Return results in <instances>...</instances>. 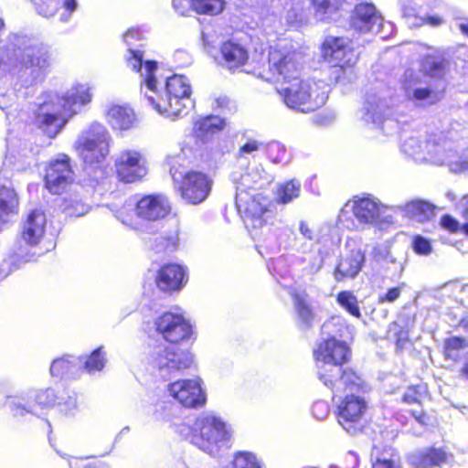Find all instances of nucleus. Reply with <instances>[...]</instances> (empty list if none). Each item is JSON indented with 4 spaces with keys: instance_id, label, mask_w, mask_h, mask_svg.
Wrapping results in <instances>:
<instances>
[{
    "instance_id": "1",
    "label": "nucleus",
    "mask_w": 468,
    "mask_h": 468,
    "mask_svg": "<svg viewBox=\"0 0 468 468\" xmlns=\"http://www.w3.org/2000/svg\"><path fill=\"white\" fill-rule=\"evenodd\" d=\"M127 67L139 73L141 93L160 115L174 120L186 115L194 107L186 77L175 74L164 80L157 74L156 61L143 60L142 55L133 51L127 58Z\"/></svg>"
},
{
    "instance_id": "2",
    "label": "nucleus",
    "mask_w": 468,
    "mask_h": 468,
    "mask_svg": "<svg viewBox=\"0 0 468 468\" xmlns=\"http://www.w3.org/2000/svg\"><path fill=\"white\" fill-rule=\"evenodd\" d=\"M460 124H452L442 137L423 141L420 136H410L403 141L401 149L419 163L447 165L452 172L468 171V159L460 151L468 147V129H460Z\"/></svg>"
},
{
    "instance_id": "3",
    "label": "nucleus",
    "mask_w": 468,
    "mask_h": 468,
    "mask_svg": "<svg viewBox=\"0 0 468 468\" xmlns=\"http://www.w3.org/2000/svg\"><path fill=\"white\" fill-rule=\"evenodd\" d=\"M50 65L48 47L27 37L11 34L0 48V67L6 70L19 69V80L26 87L41 81Z\"/></svg>"
},
{
    "instance_id": "4",
    "label": "nucleus",
    "mask_w": 468,
    "mask_h": 468,
    "mask_svg": "<svg viewBox=\"0 0 468 468\" xmlns=\"http://www.w3.org/2000/svg\"><path fill=\"white\" fill-rule=\"evenodd\" d=\"M91 101L85 84L73 85L61 94L46 91L38 98L36 120L40 129L50 138L57 136L70 117Z\"/></svg>"
},
{
    "instance_id": "5",
    "label": "nucleus",
    "mask_w": 468,
    "mask_h": 468,
    "mask_svg": "<svg viewBox=\"0 0 468 468\" xmlns=\"http://www.w3.org/2000/svg\"><path fill=\"white\" fill-rule=\"evenodd\" d=\"M317 376L331 390L339 392L343 387L351 390L361 386V378L350 369L342 370V365L351 357V349L345 340L326 337L314 350Z\"/></svg>"
},
{
    "instance_id": "6",
    "label": "nucleus",
    "mask_w": 468,
    "mask_h": 468,
    "mask_svg": "<svg viewBox=\"0 0 468 468\" xmlns=\"http://www.w3.org/2000/svg\"><path fill=\"white\" fill-rule=\"evenodd\" d=\"M420 69L423 76L413 69L405 71L402 82L405 97L419 106L433 105L444 96L448 62L441 55H428L422 59Z\"/></svg>"
},
{
    "instance_id": "7",
    "label": "nucleus",
    "mask_w": 468,
    "mask_h": 468,
    "mask_svg": "<svg viewBox=\"0 0 468 468\" xmlns=\"http://www.w3.org/2000/svg\"><path fill=\"white\" fill-rule=\"evenodd\" d=\"M303 54L291 41L281 39L269 48L268 57L255 66L254 74L282 86L301 76Z\"/></svg>"
},
{
    "instance_id": "8",
    "label": "nucleus",
    "mask_w": 468,
    "mask_h": 468,
    "mask_svg": "<svg viewBox=\"0 0 468 468\" xmlns=\"http://www.w3.org/2000/svg\"><path fill=\"white\" fill-rule=\"evenodd\" d=\"M233 429L224 418L214 412H204L195 420L191 441L204 452L216 456L230 447Z\"/></svg>"
},
{
    "instance_id": "9",
    "label": "nucleus",
    "mask_w": 468,
    "mask_h": 468,
    "mask_svg": "<svg viewBox=\"0 0 468 468\" xmlns=\"http://www.w3.org/2000/svg\"><path fill=\"white\" fill-rule=\"evenodd\" d=\"M278 93L284 104L302 112H314L324 106L328 98V86L322 80H296L282 85Z\"/></svg>"
},
{
    "instance_id": "10",
    "label": "nucleus",
    "mask_w": 468,
    "mask_h": 468,
    "mask_svg": "<svg viewBox=\"0 0 468 468\" xmlns=\"http://www.w3.org/2000/svg\"><path fill=\"white\" fill-rule=\"evenodd\" d=\"M387 209V206L369 195L356 196L348 200L340 210L338 222L343 227L353 229L356 228L351 218L353 215L360 225L383 228L394 222L392 216L386 215Z\"/></svg>"
},
{
    "instance_id": "11",
    "label": "nucleus",
    "mask_w": 468,
    "mask_h": 468,
    "mask_svg": "<svg viewBox=\"0 0 468 468\" xmlns=\"http://www.w3.org/2000/svg\"><path fill=\"white\" fill-rule=\"evenodd\" d=\"M112 136L101 123L94 122L81 132L75 142V149L85 164L102 163L110 154Z\"/></svg>"
},
{
    "instance_id": "12",
    "label": "nucleus",
    "mask_w": 468,
    "mask_h": 468,
    "mask_svg": "<svg viewBox=\"0 0 468 468\" xmlns=\"http://www.w3.org/2000/svg\"><path fill=\"white\" fill-rule=\"evenodd\" d=\"M236 206L241 215L246 228L255 233L261 229L272 218V211L270 209L271 201L261 193H250L240 191L236 193Z\"/></svg>"
},
{
    "instance_id": "13",
    "label": "nucleus",
    "mask_w": 468,
    "mask_h": 468,
    "mask_svg": "<svg viewBox=\"0 0 468 468\" xmlns=\"http://www.w3.org/2000/svg\"><path fill=\"white\" fill-rule=\"evenodd\" d=\"M334 397L344 398L337 404V421L350 434L356 433L360 429V422L367 410V403L365 399L361 396V392L364 391V383L361 380V386L356 389L345 388L336 392L331 390Z\"/></svg>"
},
{
    "instance_id": "14",
    "label": "nucleus",
    "mask_w": 468,
    "mask_h": 468,
    "mask_svg": "<svg viewBox=\"0 0 468 468\" xmlns=\"http://www.w3.org/2000/svg\"><path fill=\"white\" fill-rule=\"evenodd\" d=\"M170 174L182 198L187 203L197 205L204 202L212 188L213 180L207 174L199 171H188L182 175L170 169Z\"/></svg>"
},
{
    "instance_id": "15",
    "label": "nucleus",
    "mask_w": 468,
    "mask_h": 468,
    "mask_svg": "<svg viewBox=\"0 0 468 468\" xmlns=\"http://www.w3.org/2000/svg\"><path fill=\"white\" fill-rule=\"evenodd\" d=\"M150 363L163 377H168L189 368L193 364V355L179 347L158 346L151 353Z\"/></svg>"
},
{
    "instance_id": "16",
    "label": "nucleus",
    "mask_w": 468,
    "mask_h": 468,
    "mask_svg": "<svg viewBox=\"0 0 468 468\" xmlns=\"http://www.w3.org/2000/svg\"><path fill=\"white\" fill-rule=\"evenodd\" d=\"M117 177L124 183H135L148 173L147 160L144 154L135 149H123L114 160Z\"/></svg>"
},
{
    "instance_id": "17",
    "label": "nucleus",
    "mask_w": 468,
    "mask_h": 468,
    "mask_svg": "<svg viewBox=\"0 0 468 468\" xmlns=\"http://www.w3.org/2000/svg\"><path fill=\"white\" fill-rule=\"evenodd\" d=\"M75 174L70 165V158L64 154L52 158L45 174L46 188L54 195H60L74 182Z\"/></svg>"
},
{
    "instance_id": "18",
    "label": "nucleus",
    "mask_w": 468,
    "mask_h": 468,
    "mask_svg": "<svg viewBox=\"0 0 468 468\" xmlns=\"http://www.w3.org/2000/svg\"><path fill=\"white\" fill-rule=\"evenodd\" d=\"M322 55L325 61L339 67L344 73L346 72V67L349 76L354 75L351 68L356 64L357 58L347 38L327 37L323 43Z\"/></svg>"
},
{
    "instance_id": "19",
    "label": "nucleus",
    "mask_w": 468,
    "mask_h": 468,
    "mask_svg": "<svg viewBox=\"0 0 468 468\" xmlns=\"http://www.w3.org/2000/svg\"><path fill=\"white\" fill-rule=\"evenodd\" d=\"M167 393L186 408H199L206 402V395L199 378L179 379L167 385Z\"/></svg>"
},
{
    "instance_id": "20",
    "label": "nucleus",
    "mask_w": 468,
    "mask_h": 468,
    "mask_svg": "<svg viewBox=\"0 0 468 468\" xmlns=\"http://www.w3.org/2000/svg\"><path fill=\"white\" fill-rule=\"evenodd\" d=\"M154 325L158 334L171 343H178L189 338L191 324L181 314L165 313L155 319Z\"/></svg>"
},
{
    "instance_id": "21",
    "label": "nucleus",
    "mask_w": 468,
    "mask_h": 468,
    "mask_svg": "<svg viewBox=\"0 0 468 468\" xmlns=\"http://www.w3.org/2000/svg\"><path fill=\"white\" fill-rule=\"evenodd\" d=\"M350 25L359 32L378 34L383 27V18L373 4L360 3L352 13Z\"/></svg>"
},
{
    "instance_id": "22",
    "label": "nucleus",
    "mask_w": 468,
    "mask_h": 468,
    "mask_svg": "<svg viewBox=\"0 0 468 468\" xmlns=\"http://www.w3.org/2000/svg\"><path fill=\"white\" fill-rule=\"evenodd\" d=\"M170 211V201L165 195H146L136 202L137 217L147 221L165 218Z\"/></svg>"
},
{
    "instance_id": "23",
    "label": "nucleus",
    "mask_w": 468,
    "mask_h": 468,
    "mask_svg": "<svg viewBox=\"0 0 468 468\" xmlns=\"http://www.w3.org/2000/svg\"><path fill=\"white\" fill-rule=\"evenodd\" d=\"M365 111L364 119L367 122H371L377 125H381L382 130H385V128L397 129V122L389 118L391 109L386 97L369 95L367 98Z\"/></svg>"
},
{
    "instance_id": "24",
    "label": "nucleus",
    "mask_w": 468,
    "mask_h": 468,
    "mask_svg": "<svg viewBox=\"0 0 468 468\" xmlns=\"http://www.w3.org/2000/svg\"><path fill=\"white\" fill-rule=\"evenodd\" d=\"M186 273L183 266L170 263L160 269L156 277V283L162 291H177L186 282Z\"/></svg>"
},
{
    "instance_id": "25",
    "label": "nucleus",
    "mask_w": 468,
    "mask_h": 468,
    "mask_svg": "<svg viewBox=\"0 0 468 468\" xmlns=\"http://www.w3.org/2000/svg\"><path fill=\"white\" fill-rule=\"evenodd\" d=\"M249 58L247 49L237 42L231 40L222 43L218 62L230 71L242 67Z\"/></svg>"
},
{
    "instance_id": "26",
    "label": "nucleus",
    "mask_w": 468,
    "mask_h": 468,
    "mask_svg": "<svg viewBox=\"0 0 468 468\" xmlns=\"http://www.w3.org/2000/svg\"><path fill=\"white\" fill-rule=\"evenodd\" d=\"M402 17L410 27H419L425 24L437 27L442 24V18L439 16H423L420 9L412 0H400Z\"/></svg>"
},
{
    "instance_id": "27",
    "label": "nucleus",
    "mask_w": 468,
    "mask_h": 468,
    "mask_svg": "<svg viewBox=\"0 0 468 468\" xmlns=\"http://www.w3.org/2000/svg\"><path fill=\"white\" fill-rule=\"evenodd\" d=\"M46 216L41 210H33L23 225L22 237L31 245L37 244L45 232Z\"/></svg>"
},
{
    "instance_id": "28",
    "label": "nucleus",
    "mask_w": 468,
    "mask_h": 468,
    "mask_svg": "<svg viewBox=\"0 0 468 468\" xmlns=\"http://www.w3.org/2000/svg\"><path fill=\"white\" fill-rule=\"evenodd\" d=\"M32 397V391L25 392L18 396H7L6 403L14 417L40 416V412L37 410Z\"/></svg>"
},
{
    "instance_id": "29",
    "label": "nucleus",
    "mask_w": 468,
    "mask_h": 468,
    "mask_svg": "<svg viewBox=\"0 0 468 468\" xmlns=\"http://www.w3.org/2000/svg\"><path fill=\"white\" fill-rule=\"evenodd\" d=\"M107 122L114 130L126 131L136 123L135 113L128 106L113 105L107 112Z\"/></svg>"
},
{
    "instance_id": "30",
    "label": "nucleus",
    "mask_w": 468,
    "mask_h": 468,
    "mask_svg": "<svg viewBox=\"0 0 468 468\" xmlns=\"http://www.w3.org/2000/svg\"><path fill=\"white\" fill-rule=\"evenodd\" d=\"M365 261V255L361 250H352L343 258L336 267L335 278L341 281L344 278H354L361 270Z\"/></svg>"
},
{
    "instance_id": "31",
    "label": "nucleus",
    "mask_w": 468,
    "mask_h": 468,
    "mask_svg": "<svg viewBox=\"0 0 468 468\" xmlns=\"http://www.w3.org/2000/svg\"><path fill=\"white\" fill-rule=\"evenodd\" d=\"M392 209L394 212H399L403 216L419 222L427 220L433 214L432 205L419 199L409 201L405 205L396 206Z\"/></svg>"
},
{
    "instance_id": "32",
    "label": "nucleus",
    "mask_w": 468,
    "mask_h": 468,
    "mask_svg": "<svg viewBox=\"0 0 468 468\" xmlns=\"http://www.w3.org/2000/svg\"><path fill=\"white\" fill-rule=\"evenodd\" d=\"M323 335L330 338L346 340L352 339L354 327L347 324L345 318L334 316L322 325Z\"/></svg>"
},
{
    "instance_id": "33",
    "label": "nucleus",
    "mask_w": 468,
    "mask_h": 468,
    "mask_svg": "<svg viewBox=\"0 0 468 468\" xmlns=\"http://www.w3.org/2000/svg\"><path fill=\"white\" fill-rule=\"evenodd\" d=\"M272 181L271 176L268 175L263 168L255 167L250 172L242 175L237 185V192L249 191V189H259L268 186Z\"/></svg>"
},
{
    "instance_id": "34",
    "label": "nucleus",
    "mask_w": 468,
    "mask_h": 468,
    "mask_svg": "<svg viewBox=\"0 0 468 468\" xmlns=\"http://www.w3.org/2000/svg\"><path fill=\"white\" fill-rule=\"evenodd\" d=\"M346 0H311L314 16L318 21L335 20Z\"/></svg>"
},
{
    "instance_id": "35",
    "label": "nucleus",
    "mask_w": 468,
    "mask_h": 468,
    "mask_svg": "<svg viewBox=\"0 0 468 468\" xmlns=\"http://www.w3.org/2000/svg\"><path fill=\"white\" fill-rule=\"evenodd\" d=\"M226 120L217 115H209L197 120L194 132L197 138L207 140L209 136L222 131L226 127Z\"/></svg>"
},
{
    "instance_id": "36",
    "label": "nucleus",
    "mask_w": 468,
    "mask_h": 468,
    "mask_svg": "<svg viewBox=\"0 0 468 468\" xmlns=\"http://www.w3.org/2000/svg\"><path fill=\"white\" fill-rule=\"evenodd\" d=\"M80 358L72 356L55 359L50 366V373L53 377H74L80 371Z\"/></svg>"
},
{
    "instance_id": "37",
    "label": "nucleus",
    "mask_w": 468,
    "mask_h": 468,
    "mask_svg": "<svg viewBox=\"0 0 468 468\" xmlns=\"http://www.w3.org/2000/svg\"><path fill=\"white\" fill-rule=\"evenodd\" d=\"M18 199L14 188L0 183V220L16 212Z\"/></svg>"
},
{
    "instance_id": "38",
    "label": "nucleus",
    "mask_w": 468,
    "mask_h": 468,
    "mask_svg": "<svg viewBox=\"0 0 468 468\" xmlns=\"http://www.w3.org/2000/svg\"><path fill=\"white\" fill-rule=\"evenodd\" d=\"M106 354L102 347L95 349L89 356L80 357V368L82 367L89 374L102 370L106 363Z\"/></svg>"
},
{
    "instance_id": "39",
    "label": "nucleus",
    "mask_w": 468,
    "mask_h": 468,
    "mask_svg": "<svg viewBox=\"0 0 468 468\" xmlns=\"http://www.w3.org/2000/svg\"><path fill=\"white\" fill-rule=\"evenodd\" d=\"M292 296L301 325L304 328L309 327L314 319V314L308 304L306 296L299 293H293Z\"/></svg>"
},
{
    "instance_id": "40",
    "label": "nucleus",
    "mask_w": 468,
    "mask_h": 468,
    "mask_svg": "<svg viewBox=\"0 0 468 468\" xmlns=\"http://www.w3.org/2000/svg\"><path fill=\"white\" fill-rule=\"evenodd\" d=\"M117 219L122 221V224L132 227L133 229H139L138 219L136 214V203L128 201L125 202L118 210L114 212Z\"/></svg>"
},
{
    "instance_id": "41",
    "label": "nucleus",
    "mask_w": 468,
    "mask_h": 468,
    "mask_svg": "<svg viewBox=\"0 0 468 468\" xmlns=\"http://www.w3.org/2000/svg\"><path fill=\"white\" fill-rule=\"evenodd\" d=\"M301 191V183L296 179L289 180L279 186L277 199L280 203L287 204L298 197Z\"/></svg>"
},
{
    "instance_id": "42",
    "label": "nucleus",
    "mask_w": 468,
    "mask_h": 468,
    "mask_svg": "<svg viewBox=\"0 0 468 468\" xmlns=\"http://www.w3.org/2000/svg\"><path fill=\"white\" fill-rule=\"evenodd\" d=\"M267 144L256 138L247 137L239 145L237 153L239 158L247 159L249 157H256L257 154L266 150Z\"/></svg>"
},
{
    "instance_id": "43",
    "label": "nucleus",
    "mask_w": 468,
    "mask_h": 468,
    "mask_svg": "<svg viewBox=\"0 0 468 468\" xmlns=\"http://www.w3.org/2000/svg\"><path fill=\"white\" fill-rule=\"evenodd\" d=\"M226 6L225 0H195L194 11L199 15L218 16Z\"/></svg>"
},
{
    "instance_id": "44",
    "label": "nucleus",
    "mask_w": 468,
    "mask_h": 468,
    "mask_svg": "<svg viewBox=\"0 0 468 468\" xmlns=\"http://www.w3.org/2000/svg\"><path fill=\"white\" fill-rule=\"evenodd\" d=\"M32 393V398H34L35 405L37 410H39L40 415L44 409L57 405V400H58L59 398L51 388L34 390Z\"/></svg>"
},
{
    "instance_id": "45",
    "label": "nucleus",
    "mask_w": 468,
    "mask_h": 468,
    "mask_svg": "<svg viewBox=\"0 0 468 468\" xmlns=\"http://www.w3.org/2000/svg\"><path fill=\"white\" fill-rule=\"evenodd\" d=\"M337 303L351 315L360 318L361 312L358 306V301L355 294L349 291L340 292L336 296Z\"/></svg>"
},
{
    "instance_id": "46",
    "label": "nucleus",
    "mask_w": 468,
    "mask_h": 468,
    "mask_svg": "<svg viewBox=\"0 0 468 468\" xmlns=\"http://www.w3.org/2000/svg\"><path fill=\"white\" fill-rule=\"evenodd\" d=\"M233 468H261L256 455L250 452H238L233 456Z\"/></svg>"
},
{
    "instance_id": "47",
    "label": "nucleus",
    "mask_w": 468,
    "mask_h": 468,
    "mask_svg": "<svg viewBox=\"0 0 468 468\" xmlns=\"http://www.w3.org/2000/svg\"><path fill=\"white\" fill-rule=\"evenodd\" d=\"M448 454L441 449H428L420 455V464L422 466L441 465L447 462Z\"/></svg>"
},
{
    "instance_id": "48",
    "label": "nucleus",
    "mask_w": 468,
    "mask_h": 468,
    "mask_svg": "<svg viewBox=\"0 0 468 468\" xmlns=\"http://www.w3.org/2000/svg\"><path fill=\"white\" fill-rule=\"evenodd\" d=\"M466 347L467 342L463 338L451 337L444 342L445 356L453 360L458 359Z\"/></svg>"
},
{
    "instance_id": "49",
    "label": "nucleus",
    "mask_w": 468,
    "mask_h": 468,
    "mask_svg": "<svg viewBox=\"0 0 468 468\" xmlns=\"http://www.w3.org/2000/svg\"><path fill=\"white\" fill-rule=\"evenodd\" d=\"M144 35L145 32L139 27H131L125 32L123 35V41L128 47L127 54L125 55L126 61L131 51L140 53L144 59L143 52L138 49H133V47L135 46L136 42L143 41L144 39Z\"/></svg>"
},
{
    "instance_id": "50",
    "label": "nucleus",
    "mask_w": 468,
    "mask_h": 468,
    "mask_svg": "<svg viewBox=\"0 0 468 468\" xmlns=\"http://www.w3.org/2000/svg\"><path fill=\"white\" fill-rule=\"evenodd\" d=\"M265 152L274 164H282L286 159V149L284 145L278 142L268 144Z\"/></svg>"
},
{
    "instance_id": "51",
    "label": "nucleus",
    "mask_w": 468,
    "mask_h": 468,
    "mask_svg": "<svg viewBox=\"0 0 468 468\" xmlns=\"http://www.w3.org/2000/svg\"><path fill=\"white\" fill-rule=\"evenodd\" d=\"M57 405L59 410L65 415H73L78 408L77 398L75 395H61L58 398Z\"/></svg>"
},
{
    "instance_id": "52",
    "label": "nucleus",
    "mask_w": 468,
    "mask_h": 468,
    "mask_svg": "<svg viewBox=\"0 0 468 468\" xmlns=\"http://www.w3.org/2000/svg\"><path fill=\"white\" fill-rule=\"evenodd\" d=\"M90 211V207L80 200L67 202L64 212L69 217H81Z\"/></svg>"
},
{
    "instance_id": "53",
    "label": "nucleus",
    "mask_w": 468,
    "mask_h": 468,
    "mask_svg": "<svg viewBox=\"0 0 468 468\" xmlns=\"http://www.w3.org/2000/svg\"><path fill=\"white\" fill-rule=\"evenodd\" d=\"M412 248L416 253L423 256L429 255L432 250L430 240L421 236L414 237Z\"/></svg>"
},
{
    "instance_id": "54",
    "label": "nucleus",
    "mask_w": 468,
    "mask_h": 468,
    "mask_svg": "<svg viewBox=\"0 0 468 468\" xmlns=\"http://www.w3.org/2000/svg\"><path fill=\"white\" fill-rule=\"evenodd\" d=\"M58 8L57 0H47L37 5V13L44 17L54 16Z\"/></svg>"
},
{
    "instance_id": "55",
    "label": "nucleus",
    "mask_w": 468,
    "mask_h": 468,
    "mask_svg": "<svg viewBox=\"0 0 468 468\" xmlns=\"http://www.w3.org/2000/svg\"><path fill=\"white\" fill-rule=\"evenodd\" d=\"M312 251L313 256L310 258V262L307 268L309 272L316 273L322 269L324 265V256L319 248L313 247Z\"/></svg>"
},
{
    "instance_id": "56",
    "label": "nucleus",
    "mask_w": 468,
    "mask_h": 468,
    "mask_svg": "<svg viewBox=\"0 0 468 468\" xmlns=\"http://www.w3.org/2000/svg\"><path fill=\"white\" fill-rule=\"evenodd\" d=\"M195 0H172L174 10L180 16H187L192 10L194 11Z\"/></svg>"
},
{
    "instance_id": "57",
    "label": "nucleus",
    "mask_w": 468,
    "mask_h": 468,
    "mask_svg": "<svg viewBox=\"0 0 468 468\" xmlns=\"http://www.w3.org/2000/svg\"><path fill=\"white\" fill-rule=\"evenodd\" d=\"M441 225L443 229L453 233L457 232L462 228L459 222L449 215H445L441 218Z\"/></svg>"
},
{
    "instance_id": "58",
    "label": "nucleus",
    "mask_w": 468,
    "mask_h": 468,
    "mask_svg": "<svg viewBox=\"0 0 468 468\" xmlns=\"http://www.w3.org/2000/svg\"><path fill=\"white\" fill-rule=\"evenodd\" d=\"M329 412V408L326 402L317 401L313 406V414L318 420L324 419Z\"/></svg>"
},
{
    "instance_id": "59",
    "label": "nucleus",
    "mask_w": 468,
    "mask_h": 468,
    "mask_svg": "<svg viewBox=\"0 0 468 468\" xmlns=\"http://www.w3.org/2000/svg\"><path fill=\"white\" fill-rule=\"evenodd\" d=\"M175 59L180 66H187L191 64L190 55L184 50H177L175 53Z\"/></svg>"
},
{
    "instance_id": "60",
    "label": "nucleus",
    "mask_w": 468,
    "mask_h": 468,
    "mask_svg": "<svg viewBox=\"0 0 468 468\" xmlns=\"http://www.w3.org/2000/svg\"><path fill=\"white\" fill-rule=\"evenodd\" d=\"M299 231L308 240H313L314 238V233L309 224L305 221H301L299 224Z\"/></svg>"
},
{
    "instance_id": "61",
    "label": "nucleus",
    "mask_w": 468,
    "mask_h": 468,
    "mask_svg": "<svg viewBox=\"0 0 468 468\" xmlns=\"http://www.w3.org/2000/svg\"><path fill=\"white\" fill-rule=\"evenodd\" d=\"M15 159H16V157L8 150L5 156V159L3 162V167H2V172L4 173L5 176H7V170L11 169L12 166L14 165Z\"/></svg>"
},
{
    "instance_id": "62",
    "label": "nucleus",
    "mask_w": 468,
    "mask_h": 468,
    "mask_svg": "<svg viewBox=\"0 0 468 468\" xmlns=\"http://www.w3.org/2000/svg\"><path fill=\"white\" fill-rule=\"evenodd\" d=\"M400 295V289L399 287L391 288L388 291L385 297L381 301H387V302H394L396 301Z\"/></svg>"
},
{
    "instance_id": "63",
    "label": "nucleus",
    "mask_w": 468,
    "mask_h": 468,
    "mask_svg": "<svg viewBox=\"0 0 468 468\" xmlns=\"http://www.w3.org/2000/svg\"><path fill=\"white\" fill-rule=\"evenodd\" d=\"M230 101L226 96H219L215 100L214 107L218 110H224L229 108Z\"/></svg>"
},
{
    "instance_id": "64",
    "label": "nucleus",
    "mask_w": 468,
    "mask_h": 468,
    "mask_svg": "<svg viewBox=\"0 0 468 468\" xmlns=\"http://www.w3.org/2000/svg\"><path fill=\"white\" fill-rule=\"evenodd\" d=\"M463 217L468 220V195L464 196L459 205Z\"/></svg>"
}]
</instances>
